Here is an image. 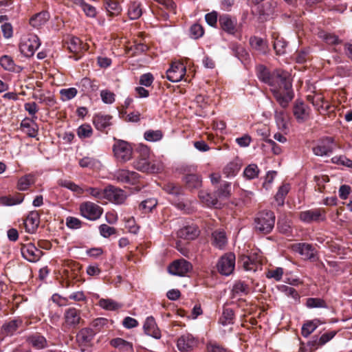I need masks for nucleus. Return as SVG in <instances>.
Instances as JSON below:
<instances>
[{
  "label": "nucleus",
  "instance_id": "16",
  "mask_svg": "<svg viewBox=\"0 0 352 352\" xmlns=\"http://www.w3.org/2000/svg\"><path fill=\"white\" fill-rule=\"evenodd\" d=\"M143 329L146 336L152 337L156 340L160 339L161 333L155 322V320L153 316H148L146 318L143 324Z\"/></svg>",
  "mask_w": 352,
  "mask_h": 352
},
{
  "label": "nucleus",
  "instance_id": "29",
  "mask_svg": "<svg viewBox=\"0 0 352 352\" xmlns=\"http://www.w3.org/2000/svg\"><path fill=\"white\" fill-rule=\"evenodd\" d=\"M128 15L131 20H137L142 15L141 3L138 1L131 2L128 8Z\"/></svg>",
  "mask_w": 352,
  "mask_h": 352
},
{
  "label": "nucleus",
  "instance_id": "18",
  "mask_svg": "<svg viewBox=\"0 0 352 352\" xmlns=\"http://www.w3.org/2000/svg\"><path fill=\"white\" fill-rule=\"evenodd\" d=\"M40 223V214L38 211L33 210L29 212L25 221V230L30 234H34L38 229Z\"/></svg>",
  "mask_w": 352,
  "mask_h": 352
},
{
  "label": "nucleus",
  "instance_id": "48",
  "mask_svg": "<svg viewBox=\"0 0 352 352\" xmlns=\"http://www.w3.org/2000/svg\"><path fill=\"white\" fill-rule=\"evenodd\" d=\"M306 306L308 308H327L328 306L325 301L319 298H308L306 302Z\"/></svg>",
  "mask_w": 352,
  "mask_h": 352
},
{
  "label": "nucleus",
  "instance_id": "14",
  "mask_svg": "<svg viewBox=\"0 0 352 352\" xmlns=\"http://www.w3.org/2000/svg\"><path fill=\"white\" fill-rule=\"evenodd\" d=\"M299 219L305 223H310L312 221H323L326 219L324 212L322 213L321 209H311L300 212Z\"/></svg>",
  "mask_w": 352,
  "mask_h": 352
},
{
  "label": "nucleus",
  "instance_id": "59",
  "mask_svg": "<svg viewBox=\"0 0 352 352\" xmlns=\"http://www.w3.org/2000/svg\"><path fill=\"white\" fill-rule=\"evenodd\" d=\"M207 352H228V349L216 341H209L206 344Z\"/></svg>",
  "mask_w": 352,
  "mask_h": 352
},
{
  "label": "nucleus",
  "instance_id": "49",
  "mask_svg": "<svg viewBox=\"0 0 352 352\" xmlns=\"http://www.w3.org/2000/svg\"><path fill=\"white\" fill-rule=\"evenodd\" d=\"M32 122H34V121L28 118H25L21 122L20 126L21 128L28 129L27 135L30 138H35L38 131L36 129L31 126Z\"/></svg>",
  "mask_w": 352,
  "mask_h": 352
},
{
  "label": "nucleus",
  "instance_id": "30",
  "mask_svg": "<svg viewBox=\"0 0 352 352\" xmlns=\"http://www.w3.org/2000/svg\"><path fill=\"white\" fill-rule=\"evenodd\" d=\"M178 235L181 238H184L188 240H192L197 236L198 232L197 228L195 226H186L182 228L178 231Z\"/></svg>",
  "mask_w": 352,
  "mask_h": 352
},
{
  "label": "nucleus",
  "instance_id": "32",
  "mask_svg": "<svg viewBox=\"0 0 352 352\" xmlns=\"http://www.w3.org/2000/svg\"><path fill=\"white\" fill-rule=\"evenodd\" d=\"M24 200V195L23 194H17L12 197L3 196L0 198L1 204L6 206H12L21 204Z\"/></svg>",
  "mask_w": 352,
  "mask_h": 352
},
{
  "label": "nucleus",
  "instance_id": "46",
  "mask_svg": "<svg viewBox=\"0 0 352 352\" xmlns=\"http://www.w3.org/2000/svg\"><path fill=\"white\" fill-rule=\"evenodd\" d=\"M231 183L224 182L222 185L217 190L216 195L220 199L228 198L230 195Z\"/></svg>",
  "mask_w": 352,
  "mask_h": 352
},
{
  "label": "nucleus",
  "instance_id": "2",
  "mask_svg": "<svg viewBox=\"0 0 352 352\" xmlns=\"http://www.w3.org/2000/svg\"><path fill=\"white\" fill-rule=\"evenodd\" d=\"M41 45L38 36L31 34L28 38H23L19 44V50L21 54L26 57H32Z\"/></svg>",
  "mask_w": 352,
  "mask_h": 352
},
{
  "label": "nucleus",
  "instance_id": "28",
  "mask_svg": "<svg viewBox=\"0 0 352 352\" xmlns=\"http://www.w3.org/2000/svg\"><path fill=\"white\" fill-rule=\"evenodd\" d=\"M319 323L320 320L317 318L306 321L301 328L302 336L305 338L309 337L318 328Z\"/></svg>",
  "mask_w": 352,
  "mask_h": 352
},
{
  "label": "nucleus",
  "instance_id": "39",
  "mask_svg": "<svg viewBox=\"0 0 352 352\" xmlns=\"http://www.w3.org/2000/svg\"><path fill=\"white\" fill-rule=\"evenodd\" d=\"M107 12L112 15L118 14L122 11L120 3L115 0H104Z\"/></svg>",
  "mask_w": 352,
  "mask_h": 352
},
{
  "label": "nucleus",
  "instance_id": "31",
  "mask_svg": "<svg viewBox=\"0 0 352 352\" xmlns=\"http://www.w3.org/2000/svg\"><path fill=\"white\" fill-rule=\"evenodd\" d=\"M289 191V185L287 184H283L278 188V191L274 196V201H276L277 206L281 207L284 205L285 197L288 194Z\"/></svg>",
  "mask_w": 352,
  "mask_h": 352
},
{
  "label": "nucleus",
  "instance_id": "11",
  "mask_svg": "<svg viewBox=\"0 0 352 352\" xmlns=\"http://www.w3.org/2000/svg\"><path fill=\"white\" fill-rule=\"evenodd\" d=\"M277 72L278 71L276 70L271 72L269 69L263 65H258L256 67V76L258 80L271 87H274V80Z\"/></svg>",
  "mask_w": 352,
  "mask_h": 352
},
{
  "label": "nucleus",
  "instance_id": "38",
  "mask_svg": "<svg viewBox=\"0 0 352 352\" xmlns=\"http://www.w3.org/2000/svg\"><path fill=\"white\" fill-rule=\"evenodd\" d=\"M241 169V165L235 162H231L223 168V174L228 178L235 177Z\"/></svg>",
  "mask_w": 352,
  "mask_h": 352
},
{
  "label": "nucleus",
  "instance_id": "54",
  "mask_svg": "<svg viewBox=\"0 0 352 352\" xmlns=\"http://www.w3.org/2000/svg\"><path fill=\"white\" fill-rule=\"evenodd\" d=\"M79 86L81 87L82 91L84 92L96 91L98 89V86L87 77H85L81 79L79 83Z\"/></svg>",
  "mask_w": 352,
  "mask_h": 352
},
{
  "label": "nucleus",
  "instance_id": "45",
  "mask_svg": "<svg viewBox=\"0 0 352 352\" xmlns=\"http://www.w3.org/2000/svg\"><path fill=\"white\" fill-rule=\"evenodd\" d=\"M274 118L276 123V126L279 130H286L287 129V122L285 117V112L283 111H274Z\"/></svg>",
  "mask_w": 352,
  "mask_h": 352
},
{
  "label": "nucleus",
  "instance_id": "5",
  "mask_svg": "<svg viewBox=\"0 0 352 352\" xmlns=\"http://www.w3.org/2000/svg\"><path fill=\"white\" fill-rule=\"evenodd\" d=\"M168 272L173 276L184 277L192 270V265L188 261L182 258L175 260L167 267Z\"/></svg>",
  "mask_w": 352,
  "mask_h": 352
},
{
  "label": "nucleus",
  "instance_id": "63",
  "mask_svg": "<svg viewBox=\"0 0 352 352\" xmlns=\"http://www.w3.org/2000/svg\"><path fill=\"white\" fill-rule=\"evenodd\" d=\"M100 235L104 238H108L116 232V230L113 227L107 226V224H101L99 228Z\"/></svg>",
  "mask_w": 352,
  "mask_h": 352
},
{
  "label": "nucleus",
  "instance_id": "23",
  "mask_svg": "<svg viewBox=\"0 0 352 352\" xmlns=\"http://www.w3.org/2000/svg\"><path fill=\"white\" fill-rule=\"evenodd\" d=\"M293 113L298 122L302 123L306 119L305 104L301 100H296L293 107Z\"/></svg>",
  "mask_w": 352,
  "mask_h": 352
},
{
  "label": "nucleus",
  "instance_id": "43",
  "mask_svg": "<svg viewBox=\"0 0 352 352\" xmlns=\"http://www.w3.org/2000/svg\"><path fill=\"white\" fill-rule=\"evenodd\" d=\"M99 305L104 309L108 311H116L121 306L115 300L110 298H102L99 301Z\"/></svg>",
  "mask_w": 352,
  "mask_h": 352
},
{
  "label": "nucleus",
  "instance_id": "15",
  "mask_svg": "<svg viewBox=\"0 0 352 352\" xmlns=\"http://www.w3.org/2000/svg\"><path fill=\"white\" fill-rule=\"evenodd\" d=\"M112 118L113 117L110 115L99 113L93 116L92 121L98 131L107 132L112 125Z\"/></svg>",
  "mask_w": 352,
  "mask_h": 352
},
{
  "label": "nucleus",
  "instance_id": "27",
  "mask_svg": "<svg viewBox=\"0 0 352 352\" xmlns=\"http://www.w3.org/2000/svg\"><path fill=\"white\" fill-rule=\"evenodd\" d=\"M276 5V3L275 1H267L262 4L258 8L259 15L265 17V19L272 17L274 14Z\"/></svg>",
  "mask_w": 352,
  "mask_h": 352
},
{
  "label": "nucleus",
  "instance_id": "40",
  "mask_svg": "<svg viewBox=\"0 0 352 352\" xmlns=\"http://www.w3.org/2000/svg\"><path fill=\"white\" fill-rule=\"evenodd\" d=\"M260 170L256 164L248 165L243 170V176L249 179H254L258 176Z\"/></svg>",
  "mask_w": 352,
  "mask_h": 352
},
{
  "label": "nucleus",
  "instance_id": "44",
  "mask_svg": "<svg viewBox=\"0 0 352 352\" xmlns=\"http://www.w3.org/2000/svg\"><path fill=\"white\" fill-rule=\"evenodd\" d=\"M0 65L6 71L15 72L16 65L14 61L8 55H3L0 58Z\"/></svg>",
  "mask_w": 352,
  "mask_h": 352
},
{
  "label": "nucleus",
  "instance_id": "64",
  "mask_svg": "<svg viewBox=\"0 0 352 352\" xmlns=\"http://www.w3.org/2000/svg\"><path fill=\"white\" fill-rule=\"evenodd\" d=\"M154 81V76L153 75L150 73H146L140 76L139 83L141 86H144L146 87H148L151 86Z\"/></svg>",
  "mask_w": 352,
  "mask_h": 352
},
{
  "label": "nucleus",
  "instance_id": "33",
  "mask_svg": "<svg viewBox=\"0 0 352 352\" xmlns=\"http://www.w3.org/2000/svg\"><path fill=\"white\" fill-rule=\"evenodd\" d=\"M164 137L163 132L160 130L148 129L144 133V138L146 141L150 142H156L160 141Z\"/></svg>",
  "mask_w": 352,
  "mask_h": 352
},
{
  "label": "nucleus",
  "instance_id": "3",
  "mask_svg": "<svg viewBox=\"0 0 352 352\" xmlns=\"http://www.w3.org/2000/svg\"><path fill=\"white\" fill-rule=\"evenodd\" d=\"M79 209L82 217L93 221L100 219L103 213L102 207L91 201L82 202Z\"/></svg>",
  "mask_w": 352,
  "mask_h": 352
},
{
  "label": "nucleus",
  "instance_id": "21",
  "mask_svg": "<svg viewBox=\"0 0 352 352\" xmlns=\"http://www.w3.org/2000/svg\"><path fill=\"white\" fill-rule=\"evenodd\" d=\"M64 317L67 324L72 327H76L81 319L79 311L74 307L67 309L65 311Z\"/></svg>",
  "mask_w": 352,
  "mask_h": 352
},
{
  "label": "nucleus",
  "instance_id": "53",
  "mask_svg": "<svg viewBox=\"0 0 352 352\" xmlns=\"http://www.w3.org/2000/svg\"><path fill=\"white\" fill-rule=\"evenodd\" d=\"M331 162L334 164L342 165L352 168V160L344 155L333 157L331 159Z\"/></svg>",
  "mask_w": 352,
  "mask_h": 352
},
{
  "label": "nucleus",
  "instance_id": "20",
  "mask_svg": "<svg viewBox=\"0 0 352 352\" xmlns=\"http://www.w3.org/2000/svg\"><path fill=\"white\" fill-rule=\"evenodd\" d=\"M182 181L189 190L198 189L202 184L201 177L194 173L184 175L182 177Z\"/></svg>",
  "mask_w": 352,
  "mask_h": 352
},
{
  "label": "nucleus",
  "instance_id": "37",
  "mask_svg": "<svg viewBox=\"0 0 352 352\" xmlns=\"http://www.w3.org/2000/svg\"><path fill=\"white\" fill-rule=\"evenodd\" d=\"M96 333L91 328H83L77 334V338L83 343L90 342L94 338Z\"/></svg>",
  "mask_w": 352,
  "mask_h": 352
},
{
  "label": "nucleus",
  "instance_id": "62",
  "mask_svg": "<svg viewBox=\"0 0 352 352\" xmlns=\"http://www.w3.org/2000/svg\"><path fill=\"white\" fill-rule=\"evenodd\" d=\"M100 97L104 104H111L115 101V94L107 89H104L100 91Z\"/></svg>",
  "mask_w": 352,
  "mask_h": 352
},
{
  "label": "nucleus",
  "instance_id": "9",
  "mask_svg": "<svg viewBox=\"0 0 352 352\" xmlns=\"http://www.w3.org/2000/svg\"><path fill=\"white\" fill-rule=\"evenodd\" d=\"M104 199H108L115 204H122L126 199V195L123 190L108 185L104 188Z\"/></svg>",
  "mask_w": 352,
  "mask_h": 352
},
{
  "label": "nucleus",
  "instance_id": "22",
  "mask_svg": "<svg viewBox=\"0 0 352 352\" xmlns=\"http://www.w3.org/2000/svg\"><path fill=\"white\" fill-rule=\"evenodd\" d=\"M272 93L279 104L283 108H287L289 102L294 98V94L293 90L286 91L285 94H280L277 90H272Z\"/></svg>",
  "mask_w": 352,
  "mask_h": 352
},
{
  "label": "nucleus",
  "instance_id": "35",
  "mask_svg": "<svg viewBox=\"0 0 352 352\" xmlns=\"http://www.w3.org/2000/svg\"><path fill=\"white\" fill-rule=\"evenodd\" d=\"M274 81L275 83L274 87L278 85L279 87H283L286 91L292 90V84L291 81L285 76L282 75L278 72L276 75Z\"/></svg>",
  "mask_w": 352,
  "mask_h": 352
},
{
  "label": "nucleus",
  "instance_id": "8",
  "mask_svg": "<svg viewBox=\"0 0 352 352\" xmlns=\"http://www.w3.org/2000/svg\"><path fill=\"white\" fill-rule=\"evenodd\" d=\"M164 190L173 197L172 203L178 208L182 209L185 207L184 202V192L182 187L174 183H168L164 186Z\"/></svg>",
  "mask_w": 352,
  "mask_h": 352
},
{
  "label": "nucleus",
  "instance_id": "4",
  "mask_svg": "<svg viewBox=\"0 0 352 352\" xmlns=\"http://www.w3.org/2000/svg\"><path fill=\"white\" fill-rule=\"evenodd\" d=\"M236 256L233 252H228L220 257L217 263L218 272L223 276H228L235 267Z\"/></svg>",
  "mask_w": 352,
  "mask_h": 352
},
{
  "label": "nucleus",
  "instance_id": "25",
  "mask_svg": "<svg viewBox=\"0 0 352 352\" xmlns=\"http://www.w3.org/2000/svg\"><path fill=\"white\" fill-rule=\"evenodd\" d=\"M277 289L280 292L285 294L287 296L292 298L295 304H298L300 302V296L296 289L289 287L285 285H280L277 286Z\"/></svg>",
  "mask_w": 352,
  "mask_h": 352
},
{
  "label": "nucleus",
  "instance_id": "10",
  "mask_svg": "<svg viewBox=\"0 0 352 352\" xmlns=\"http://www.w3.org/2000/svg\"><path fill=\"white\" fill-rule=\"evenodd\" d=\"M220 28L230 35H234L236 32L237 20L228 14H221L219 16Z\"/></svg>",
  "mask_w": 352,
  "mask_h": 352
},
{
  "label": "nucleus",
  "instance_id": "41",
  "mask_svg": "<svg viewBox=\"0 0 352 352\" xmlns=\"http://www.w3.org/2000/svg\"><path fill=\"white\" fill-rule=\"evenodd\" d=\"M30 343L37 349H44L47 345L46 338L41 335H34L28 339Z\"/></svg>",
  "mask_w": 352,
  "mask_h": 352
},
{
  "label": "nucleus",
  "instance_id": "58",
  "mask_svg": "<svg viewBox=\"0 0 352 352\" xmlns=\"http://www.w3.org/2000/svg\"><path fill=\"white\" fill-rule=\"evenodd\" d=\"M133 151L140 154V158H149L151 151L149 147L144 144H135Z\"/></svg>",
  "mask_w": 352,
  "mask_h": 352
},
{
  "label": "nucleus",
  "instance_id": "26",
  "mask_svg": "<svg viewBox=\"0 0 352 352\" xmlns=\"http://www.w3.org/2000/svg\"><path fill=\"white\" fill-rule=\"evenodd\" d=\"M50 16L47 11H42L32 16L30 23L33 27L38 28L44 25L49 20Z\"/></svg>",
  "mask_w": 352,
  "mask_h": 352
},
{
  "label": "nucleus",
  "instance_id": "60",
  "mask_svg": "<svg viewBox=\"0 0 352 352\" xmlns=\"http://www.w3.org/2000/svg\"><path fill=\"white\" fill-rule=\"evenodd\" d=\"M310 52L311 50L309 47L303 48L300 51L296 52V54L295 55L296 62L298 64L305 63L307 61V57Z\"/></svg>",
  "mask_w": 352,
  "mask_h": 352
},
{
  "label": "nucleus",
  "instance_id": "55",
  "mask_svg": "<svg viewBox=\"0 0 352 352\" xmlns=\"http://www.w3.org/2000/svg\"><path fill=\"white\" fill-rule=\"evenodd\" d=\"M248 286L245 282L239 280L236 281L232 287V292L234 294L241 296L242 294H248Z\"/></svg>",
  "mask_w": 352,
  "mask_h": 352
},
{
  "label": "nucleus",
  "instance_id": "51",
  "mask_svg": "<svg viewBox=\"0 0 352 352\" xmlns=\"http://www.w3.org/2000/svg\"><path fill=\"white\" fill-rule=\"evenodd\" d=\"M277 228L279 232L283 234L289 235L292 232L290 222L286 219H278Z\"/></svg>",
  "mask_w": 352,
  "mask_h": 352
},
{
  "label": "nucleus",
  "instance_id": "24",
  "mask_svg": "<svg viewBox=\"0 0 352 352\" xmlns=\"http://www.w3.org/2000/svg\"><path fill=\"white\" fill-rule=\"evenodd\" d=\"M109 344L111 346L118 349L122 351H129L133 350V345L130 342L122 338H115L110 340Z\"/></svg>",
  "mask_w": 352,
  "mask_h": 352
},
{
  "label": "nucleus",
  "instance_id": "52",
  "mask_svg": "<svg viewBox=\"0 0 352 352\" xmlns=\"http://www.w3.org/2000/svg\"><path fill=\"white\" fill-rule=\"evenodd\" d=\"M77 94L78 90L75 87H69L60 90L61 100L63 102L73 99L76 96Z\"/></svg>",
  "mask_w": 352,
  "mask_h": 352
},
{
  "label": "nucleus",
  "instance_id": "19",
  "mask_svg": "<svg viewBox=\"0 0 352 352\" xmlns=\"http://www.w3.org/2000/svg\"><path fill=\"white\" fill-rule=\"evenodd\" d=\"M228 243V237L223 229L215 230L212 233V244L219 249L223 250Z\"/></svg>",
  "mask_w": 352,
  "mask_h": 352
},
{
  "label": "nucleus",
  "instance_id": "1",
  "mask_svg": "<svg viewBox=\"0 0 352 352\" xmlns=\"http://www.w3.org/2000/svg\"><path fill=\"white\" fill-rule=\"evenodd\" d=\"M255 228L261 232L270 233L275 223V214L272 211H263L254 219Z\"/></svg>",
  "mask_w": 352,
  "mask_h": 352
},
{
  "label": "nucleus",
  "instance_id": "61",
  "mask_svg": "<svg viewBox=\"0 0 352 352\" xmlns=\"http://www.w3.org/2000/svg\"><path fill=\"white\" fill-rule=\"evenodd\" d=\"M19 327L18 322L16 320H12L2 325V330L6 334H12Z\"/></svg>",
  "mask_w": 352,
  "mask_h": 352
},
{
  "label": "nucleus",
  "instance_id": "6",
  "mask_svg": "<svg viewBox=\"0 0 352 352\" xmlns=\"http://www.w3.org/2000/svg\"><path fill=\"white\" fill-rule=\"evenodd\" d=\"M116 143L113 146V151L117 158L123 162L129 161L132 157L133 148L130 143L125 140L114 138Z\"/></svg>",
  "mask_w": 352,
  "mask_h": 352
},
{
  "label": "nucleus",
  "instance_id": "50",
  "mask_svg": "<svg viewBox=\"0 0 352 352\" xmlns=\"http://www.w3.org/2000/svg\"><path fill=\"white\" fill-rule=\"evenodd\" d=\"M93 129L89 124H82L77 129V135L79 138H88L91 136Z\"/></svg>",
  "mask_w": 352,
  "mask_h": 352
},
{
  "label": "nucleus",
  "instance_id": "13",
  "mask_svg": "<svg viewBox=\"0 0 352 352\" xmlns=\"http://www.w3.org/2000/svg\"><path fill=\"white\" fill-rule=\"evenodd\" d=\"M186 68L183 64H172L166 71V78L172 82H178L184 77Z\"/></svg>",
  "mask_w": 352,
  "mask_h": 352
},
{
  "label": "nucleus",
  "instance_id": "47",
  "mask_svg": "<svg viewBox=\"0 0 352 352\" xmlns=\"http://www.w3.org/2000/svg\"><path fill=\"white\" fill-rule=\"evenodd\" d=\"M204 34V28L199 23L192 24L189 29V36L192 39H198Z\"/></svg>",
  "mask_w": 352,
  "mask_h": 352
},
{
  "label": "nucleus",
  "instance_id": "34",
  "mask_svg": "<svg viewBox=\"0 0 352 352\" xmlns=\"http://www.w3.org/2000/svg\"><path fill=\"white\" fill-rule=\"evenodd\" d=\"M318 36L328 45H337L342 43V41L337 35L327 32L325 31L320 32Z\"/></svg>",
  "mask_w": 352,
  "mask_h": 352
},
{
  "label": "nucleus",
  "instance_id": "17",
  "mask_svg": "<svg viewBox=\"0 0 352 352\" xmlns=\"http://www.w3.org/2000/svg\"><path fill=\"white\" fill-rule=\"evenodd\" d=\"M294 250L307 260H313L315 258L317 251L313 245L308 243H298L296 244Z\"/></svg>",
  "mask_w": 352,
  "mask_h": 352
},
{
  "label": "nucleus",
  "instance_id": "42",
  "mask_svg": "<svg viewBox=\"0 0 352 352\" xmlns=\"http://www.w3.org/2000/svg\"><path fill=\"white\" fill-rule=\"evenodd\" d=\"M79 166L82 168H99L100 166V162L93 157H85L80 160Z\"/></svg>",
  "mask_w": 352,
  "mask_h": 352
},
{
  "label": "nucleus",
  "instance_id": "7",
  "mask_svg": "<svg viewBox=\"0 0 352 352\" xmlns=\"http://www.w3.org/2000/svg\"><path fill=\"white\" fill-rule=\"evenodd\" d=\"M334 139L331 137H324L319 142L312 147L313 153L319 157L330 156L333 152Z\"/></svg>",
  "mask_w": 352,
  "mask_h": 352
},
{
  "label": "nucleus",
  "instance_id": "36",
  "mask_svg": "<svg viewBox=\"0 0 352 352\" xmlns=\"http://www.w3.org/2000/svg\"><path fill=\"white\" fill-rule=\"evenodd\" d=\"M134 167L136 170L143 173L154 170V167L150 164L148 158H139L138 161L134 162Z\"/></svg>",
  "mask_w": 352,
  "mask_h": 352
},
{
  "label": "nucleus",
  "instance_id": "56",
  "mask_svg": "<svg viewBox=\"0 0 352 352\" xmlns=\"http://www.w3.org/2000/svg\"><path fill=\"white\" fill-rule=\"evenodd\" d=\"M66 226L71 230H77L80 228L83 224H87L86 223H83L79 219L69 216L66 218L65 222Z\"/></svg>",
  "mask_w": 352,
  "mask_h": 352
},
{
  "label": "nucleus",
  "instance_id": "57",
  "mask_svg": "<svg viewBox=\"0 0 352 352\" xmlns=\"http://www.w3.org/2000/svg\"><path fill=\"white\" fill-rule=\"evenodd\" d=\"M219 16L218 12L213 10L205 15V21L210 27L217 28V22L219 23Z\"/></svg>",
  "mask_w": 352,
  "mask_h": 352
},
{
  "label": "nucleus",
  "instance_id": "12",
  "mask_svg": "<svg viewBox=\"0 0 352 352\" xmlns=\"http://www.w3.org/2000/svg\"><path fill=\"white\" fill-rule=\"evenodd\" d=\"M199 341L197 338L190 333L181 336L177 341V347L181 352H189L193 350L198 345Z\"/></svg>",
  "mask_w": 352,
  "mask_h": 352
}]
</instances>
